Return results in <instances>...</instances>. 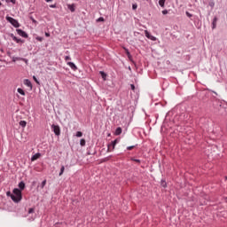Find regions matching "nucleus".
<instances>
[{"label":"nucleus","mask_w":227,"mask_h":227,"mask_svg":"<svg viewBox=\"0 0 227 227\" xmlns=\"http://www.w3.org/2000/svg\"><path fill=\"white\" fill-rule=\"evenodd\" d=\"M104 18L103 17H100L97 20V22H104Z\"/></svg>","instance_id":"29"},{"label":"nucleus","mask_w":227,"mask_h":227,"mask_svg":"<svg viewBox=\"0 0 227 227\" xmlns=\"http://www.w3.org/2000/svg\"><path fill=\"white\" fill-rule=\"evenodd\" d=\"M63 173H65V166L61 167L59 176H61V175H63Z\"/></svg>","instance_id":"20"},{"label":"nucleus","mask_w":227,"mask_h":227,"mask_svg":"<svg viewBox=\"0 0 227 227\" xmlns=\"http://www.w3.org/2000/svg\"><path fill=\"white\" fill-rule=\"evenodd\" d=\"M132 160H134V162H137L138 164L141 163V160H140L132 159Z\"/></svg>","instance_id":"36"},{"label":"nucleus","mask_w":227,"mask_h":227,"mask_svg":"<svg viewBox=\"0 0 227 227\" xmlns=\"http://www.w3.org/2000/svg\"><path fill=\"white\" fill-rule=\"evenodd\" d=\"M51 129H52L55 136H60L61 129L59 128V126L53 124V125H51Z\"/></svg>","instance_id":"3"},{"label":"nucleus","mask_w":227,"mask_h":227,"mask_svg":"<svg viewBox=\"0 0 227 227\" xmlns=\"http://www.w3.org/2000/svg\"><path fill=\"white\" fill-rule=\"evenodd\" d=\"M3 3L0 2V6H2Z\"/></svg>","instance_id":"44"},{"label":"nucleus","mask_w":227,"mask_h":227,"mask_svg":"<svg viewBox=\"0 0 227 227\" xmlns=\"http://www.w3.org/2000/svg\"><path fill=\"white\" fill-rule=\"evenodd\" d=\"M20 60H21V61H25L24 59H20V58H19V57H16V58L13 57V58H12V61H13V62H15V61H20Z\"/></svg>","instance_id":"17"},{"label":"nucleus","mask_w":227,"mask_h":227,"mask_svg":"<svg viewBox=\"0 0 227 227\" xmlns=\"http://www.w3.org/2000/svg\"><path fill=\"white\" fill-rule=\"evenodd\" d=\"M67 65L72 70H77V66H75V64H74L73 62H67Z\"/></svg>","instance_id":"8"},{"label":"nucleus","mask_w":227,"mask_h":227,"mask_svg":"<svg viewBox=\"0 0 227 227\" xmlns=\"http://www.w3.org/2000/svg\"><path fill=\"white\" fill-rule=\"evenodd\" d=\"M76 137H82V132L78 131V132L76 133Z\"/></svg>","instance_id":"25"},{"label":"nucleus","mask_w":227,"mask_h":227,"mask_svg":"<svg viewBox=\"0 0 227 227\" xmlns=\"http://www.w3.org/2000/svg\"><path fill=\"white\" fill-rule=\"evenodd\" d=\"M23 84H25V86H27V88H30V90L33 89V84L31 83V81L25 79L23 81Z\"/></svg>","instance_id":"6"},{"label":"nucleus","mask_w":227,"mask_h":227,"mask_svg":"<svg viewBox=\"0 0 227 227\" xmlns=\"http://www.w3.org/2000/svg\"><path fill=\"white\" fill-rule=\"evenodd\" d=\"M35 40H37L38 42H43V37L37 36L35 37Z\"/></svg>","instance_id":"22"},{"label":"nucleus","mask_w":227,"mask_h":227,"mask_svg":"<svg viewBox=\"0 0 227 227\" xmlns=\"http://www.w3.org/2000/svg\"><path fill=\"white\" fill-rule=\"evenodd\" d=\"M70 59H72V58H70V56H66L65 57V61H70Z\"/></svg>","instance_id":"30"},{"label":"nucleus","mask_w":227,"mask_h":227,"mask_svg":"<svg viewBox=\"0 0 227 227\" xmlns=\"http://www.w3.org/2000/svg\"><path fill=\"white\" fill-rule=\"evenodd\" d=\"M162 14H163V15H168V10L162 11Z\"/></svg>","instance_id":"37"},{"label":"nucleus","mask_w":227,"mask_h":227,"mask_svg":"<svg viewBox=\"0 0 227 227\" xmlns=\"http://www.w3.org/2000/svg\"><path fill=\"white\" fill-rule=\"evenodd\" d=\"M6 3H12V4H15V3H17L16 0H5Z\"/></svg>","instance_id":"28"},{"label":"nucleus","mask_w":227,"mask_h":227,"mask_svg":"<svg viewBox=\"0 0 227 227\" xmlns=\"http://www.w3.org/2000/svg\"><path fill=\"white\" fill-rule=\"evenodd\" d=\"M6 20L10 22L14 27H20L19 21L10 16H6Z\"/></svg>","instance_id":"2"},{"label":"nucleus","mask_w":227,"mask_h":227,"mask_svg":"<svg viewBox=\"0 0 227 227\" xmlns=\"http://www.w3.org/2000/svg\"><path fill=\"white\" fill-rule=\"evenodd\" d=\"M123 49H124V51H125L127 56L129 58L130 52L129 51V49H127V48H123Z\"/></svg>","instance_id":"24"},{"label":"nucleus","mask_w":227,"mask_h":227,"mask_svg":"<svg viewBox=\"0 0 227 227\" xmlns=\"http://www.w3.org/2000/svg\"><path fill=\"white\" fill-rule=\"evenodd\" d=\"M132 8H133V10H137V4H134L132 5Z\"/></svg>","instance_id":"32"},{"label":"nucleus","mask_w":227,"mask_h":227,"mask_svg":"<svg viewBox=\"0 0 227 227\" xmlns=\"http://www.w3.org/2000/svg\"><path fill=\"white\" fill-rule=\"evenodd\" d=\"M45 36L49 37V36H51V34L45 32Z\"/></svg>","instance_id":"41"},{"label":"nucleus","mask_w":227,"mask_h":227,"mask_svg":"<svg viewBox=\"0 0 227 227\" xmlns=\"http://www.w3.org/2000/svg\"><path fill=\"white\" fill-rule=\"evenodd\" d=\"M16 31H17L18 35H20V36H22L23 38H27V34L26 32H24V30L17 29Z\"/></svg>","instance_id":"5"},{"label":"nucleus","mask_w":227,"mask_h":227,"mask_svg":"<svg viewBox=\"0 0 227 227\" xmlns=\"http://www.w3.org/2000/svg\"><path fill=\"white\" fill-rule=\"evenodd\" d=\"M186 15H187V17H189V18L192 17V14H191L189 12H186Z\"/></svg>","instance_id":"38"},{"label":"nucleus","mask_w":227,"mask_h":227,"mask_svg":"<svg viewBox=\"0 0 227 227\" xmlns=\"http://www.w3.org/2000/svg\"><path fill=\"white\" fill-rule=\"evenodd\" d=\"M19 188L20 189V191H24V189H26V184L23 181H21L19 184Z\"/></svg>","instance_id":"9"},{"label":"nucleus","mask_w":227,"mask_h":227,"mask_svg":"<svg viewBox=\"0 0 227 227\" xmlns=\"http://www.w3.org/2000/svg\"><path fill=\"white\" fill-rule=\"evenodd\" d=\"M68 10H70V12H75V5L74 4H68L67 5Z\"/></svg>","instance_id":"11"},{"label":"nucleus","mask_w":227,"mask_h":227,"mask_svg":"<svg viewBox=\"0 0 227 227\" xmlns=\"http://www.w3.org/2000/svg\"><path fill=\"white\" fill-rule=\"evenodd\" d=\"M46 3H52V0H45Z\"/></svg>","instance_id":"42"},{"label":"nucleus","mask_w":227,"mask_h":227,"mask_svg":"<svg viewBox=\"0 0 227 227\" xmlns=\"http://www.w3.org/2000/svg\"><path fill=\"white\" fill-rule=\"evenodd\" d=\"M160 185H161V187H166V185H167L166 181L161 180Z\"/></svg>","instance_id":"27"},{"label":"nucleus","mask_w":227,"mask_h":227,"mask_svg":"<svg viewBox=\"0 0 227 227\" xmlns=\"http://www.w3.org/2000/svg\"><path fill=\"white\" fill-rule=\"evenodd\" d=\"M145 35L146 38H148L149 40H152L153 42L157 41V37L150 35V32H148V30H145Z\"/></svg>","instance_id":"4"},{"label":"nucleus","mask_w":227,"mask_h":227,"mask_svg":"<svg viewBox=\"0 0 227 227\" xmlns=\"http://www.w3.org/2000/svg\"><path fill=\"white\" fill-rule=\"evenodd\" d=\"M20 127L25 129L26 125H27V122L26 121H20Z\"/></svg>","instance_id":"16"},{"label":"nucleus","mask_w":227,"mask_h":227,"mask_svg":"<svg viewBox=\"0 0 227 227\" xmlns=\"http://www.w3.org/2000/svg\"><path fill=\"white\" fill-rule=\"evenodd\" d=\"M46 184H47V180H43V181L42 182V185H41L42 189H43Z\"/></svg>","instance_id":"21"},{"label":"nucleus","mask_w":227,"mask_h":227,"mask_svg":"<svg viewBox=\"0 0 227 227\" xmlns=\"http://www.w3.org/2000/svg\"><path fill=\"white\" fill-rule=\"evenodd\" d=\"M33 79H34V81H35L37 84L40 83V82H38V79H36V76H33Z\"/></svg>","instance_id":"33"},{"label":"nucleus","mask_w":227,"mask_h":227,"mask_svg":"<svg viewBox=\"0 0 227 227\" xmlns=\"http://www.w3.org/2000/svg\"><path fill=\"white\" fill-rule=\"evenodd\" d=\"M81 146H85L86 145V140L84 138H82L80 141Z\"/></svg>","instance_id":"19"},{"label":"nucleus","mask_w":227,"mask_h":227,"mask_svg":"<svg viewBox=\"0 0 227 227\" xmlns=\"http://www.w3.org/2000/svg\"><path fill=\"white\" fill-rule=\"evenodd\" d=\"M130 88H131V90L134 91V90H136V86L134 85V84H131L130 85Z\"/></svg>","instance_id":"39"},{"label":"nucleus","mask_w":227,"mask_h":227,"mask_svg":"<svg viewBox=\"0 0 227 227\" xmlns=\"http://www.w3.org/2000/svg\"><path fill=\"white\" fill-rule=\"evenodd\" d=\"M35 213V207H31L28 209V214H34Z\"/></svg>","instance_id":"26"},{"label":"nucleus","mask_w":227,"mask_h":227,"mask_svg":"<svg viewBox=\"0 0 227 227\" xmlns=\"http://www.w3.org/2000/svg\"><path fill=\"white\" fill-rule=\"evenodd\" d=\"M120 134H121V128H117L115 130V136H120Z\"/></svg>","instance_id":"18"},{"label":"nucleus","mask_w":227,"mask_h":227,"mask_svg":"<svg viewBox=\"0 0 227 227\" xmlns=\"http://www.w3.org/2000/svg\"><path fill=\"white\" fill-rule=\"evenodd\" d=\"M106 160H109V159L106 158L105 160H103L104 162H106Z\"/></svg>","instance_id":"43"},{"label":"nucleus","mask_w":227,"mask_h":227,"mask_svg":"<svg viewBox=\"0 0 227 227\" xmlns=\"http://www.w3.org/2000/svg\"><path fill=\"white\" fill-rule=\"evenodd\" d=\"M50 8H56V4L50 5Z\"/></svg>","instance_id":"40"},{"label":"nucleus","mask_w":227,"mask_h":227,"mask_svg":"<svg viewBox=\"0 0 227 227\" xmlns=\"http://www.w3.org/2000/svg\"><path fill=\"white\" fill-rule=\"evenodd\" d=\"M135 146L134 145H131V146H128L127 147V150H134Z\"/></svg>","instance_id":"34"},{"label":"nucleus","mask_w":227,"mask_h":227,"mask_svg":"<svg viewBox=\"0 0 227 227\" xmlns=\"http://www.w3.org/2000/svg\"><path fill=\"white\" fill-rule=\"evenodd\" d=\"M103 81H106V77H107V74H106L104 71H100L99 72Z\"/></svg>","instance_id":"13"},{"label":"nucleus","mask_w":227,"mask_h":227,"mask_svg":"<svg viewBox=\"0 0 227 227\" xmlns=\"http://www.w3.org/2000/svg\"><path fill=\"white\" fill-rule=\"evenodd\" d=\"M159 4L161 8H164L166 4V0H159Z\"/></svg>","instance_id":"15"},{"label":"nucleus","mask_w":227,"mask_h":227,"mask_svg":"<svg viewBox=\"0 0 227 227\" xmlns=\"http://www.w3.org/2000/svg\"><path fill=\"white\" fill-rule=\"evenodd\" d=\"M17 91L18 93H20V95L26 97V91H24V90H22L21 88H18Z\"/></svg>","instance_id":"12"},{"label":"nucleus","mask_w":227,"mask_h":227,"mask_svg":"<svg viewBox=\"0 0 227 227\" xmlns=\"http://www.w3.org/2000/svg\"><path fill=\"white\" fill-rule=\"evenodd\" d=\"M212 28L215 29L216 26H217V17H215L212 22Z\"/></svg>","instance_id":"10"},{"label":"nucleus","mask_w":227,"mask_h":227,"mask_svg":"<svg viewBox=\"0 0 227 227\" xmlns=\"http://www.w3.org/2000/svg\"><path fill=\"white\" fill-rule=\"evenodd\" d=\"M12 200L14 201V203H19L22 200V191H20L19 188H15L12 191Z\"/></svg>","instance_id":"1"},{"label":"nucleus","mask_w":227,"mask_h":227,"mask_svg":"<svg viewBox=\"0 0 227 227\" xmlns=\"http://www.w3.org/2000/svg\"><path fill=\"white\" fill-rule=\"evenodd\" d=\"M225 180H227V176H225Z\"/></svg>","instance_id":"45"},{"label":"nucleus","mask_w":227,"mask_h":227,"mask_svg":"<svg viewBox=\"0 0 227 227\" xmlns=\"http://www.w3.org/2000/svg\"><path fill=\"white\" fill-rule=\"evenodd\" d=\"M40 157H41V154H40V153H35V154H34V155L32 156V158H31L32 162H34V160H38V159H40Z\"/></svg>","instance_id":"7"},{"label":"nucleus","mask_w":227,"mask_h":227,"mask_svg":"<svg viewBox=\"0 0 227 227\" xmlns=\"http://www.w3.org/2000/svg\"><path fill=\"white\" fill-rule=\"evenodd\" d=\"M123 49H124V51H125L127 56L129 58L130 52L129 51V49H127V48H123Z\"/></svg>","instance_id":"23"},{"label":"nucleus","mask_w":227,"mask_h":227,"mask_svg":"<svg viewBox=\"0 0 227 227\" xmlns=\"http://www.w3.org/2000/svg\"><path fill=\"white\" fill-rule=\"evenodd\" d=\"M116 143H117V140H114L112 142V145H113V147L114 148V146H116Z\"/></svg>","instance_id":"35"},{"label":"nucleus","mask_w":227,"mask_h":227,"mask_svg":"<svg viewBox=\"0 0 227 227\" xmlns=\"http://www.w3.org/2000/svg\"><path fill=\"white\" fill-rule=\"evenodd\" d=\"M7 196H9L12 199V196H13V193L12 192H6Z\"/></svg>","instance_id":"31"},{"label":"nucleus","mask_w":227,"mask_h":227,"mask_svg":"<svg viewBox=\"0 0 227 227\" xmlns=\"http://www.w3.org/2000/svg\"><path fill=\"white\" fill-rule=\"evenodd\" d=\"M11 36L14 42H16L17 43H20V39L17 38V36L13 35V34H12Z\"/></svg>","instance_id":"14"}]
</instances>
